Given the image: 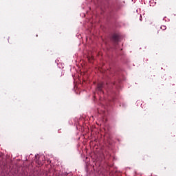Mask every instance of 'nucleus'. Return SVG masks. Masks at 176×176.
Segmentation results:
<instances>
[{"mask_svg":"<svg viewBox=\"0 0 176 176\" xmlns=\"http://www.w3.org/2000/svg\"><path fill=\"white\" fill-rule=\"evenodd\" d=\"M166 26H164V25H163V26L161 27V29L163 30H166Z\"/></svg>","mask_w":176,"mask_h":176,"instance_id":"4","label":"nucleus"},{"mask_svg":"<svg viewBox=\"0 0 176 176\" xmlns=\"http://www.w3.org/2000/svg\"><path fill=\"white\" fill-rule=\"evenodd\" d=\"M149 156L148 155H144L142 160H148Z\"/></svg>","mask_w":176,"mask_h":176,"instance_id":"3","label":"nucleus"},{"mask_svg":"<svg viewBox=\"0 0 176 176\" xmlns=\"http://www.w3.org/2000/svg\"><path fill=\"white\" fill-rule=\"evenodd\" d=\"M111 40L113 43H118L119 41V36L118 34H113L111 37Z\"/></svg>","mask_w":176,"mask_h":176,"instance_id":"1","label":"nucleus"},{"mask_svg":"<svg viewBox=\"0 0 176 176\" xmlns=\"http://www.w3.org/2000/svg\"><path fill=\"white\" fill-rule=\"evenodd\" d=\"M102 87H103V83H98L97 87V90L98 91L102 92Z\"/></svg>","mask_w":176,"mask_h":176,"instance_id":"2","label":"nucleus"},{"mask_svg":"<svg viewBox=\"0 0 176 176\" xmlns=\"http://www.w3.org/2000/svg\"><path fill=\"white\" fill-rule=\"evenodd\" d=\"M38 165H41V163L38 162Z\"/></svg>","mask_w":176,"mask_h":176,"instance_id":"5","label":"nucleus"}]
</instances>
